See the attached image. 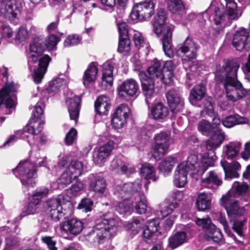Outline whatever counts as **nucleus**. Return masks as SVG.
I'll list each match as a JSON object with an SVG mask.
<instances>
[{
    "mask_svg": "<svg viewBox=\"0 0 250 250\" xmlns=\"http://www.w3.org/2000/svg\"><path fill=\"white\" fill-rule=\"evenodd\" d=\"M60 41V38L55 34H50L45 39V44L42 39L36 38L30 45L29 51L27 55L28 64L30 70L34 72L33 78L37 84L41 83L51 60L47 55L41 57L44 50V46L49 50L55 49Z\"/></svg>",
    "mask_w": 250,
    "mask_h": 250,
    "instance_id": "f257e3e1",
    "label": "nucleus"
},
{
    "mask_svg": "<svg viewBox=\"0 0 250 250\" xmlns=\"http://www.w3.org/2000/svg\"><path fill=\"white\" fill-rule=\"evenodd\" d=\"M118 220L105 214L98 220L93 229L86 235V239L92 244H101L114 237L117 232Z\"/></svg>",
    "mask_w": 250,
    "mask_h": 250,
    "instance_id": "f03ea898",
    "label": "nucleus"
},
{
    "mask_svg": "<svg viewBox=\"0 0 250 250\" xmlns=\"http://www.w3.org/2000/svg\"><path fill=\"white\" fill-rule=\"evenodd\" d=\"M46 158L38 159L35 162L28 160L21 162L18 166L13 169V172L19 178L22 186L28 188H33L36 185L37 167H45Z\"/></svg>",
    "mask_w": 250,
    "mask_h": 250,
    "instance_id": "7ed1b4c3",
    "label": "nucleus"
},
{
    "mask_svg": "<svg viewBox=\"0 0 250 250\" xmlns=\"http://www.w3.org/2000/svg\"><path fill=\"white\" fill-rule=\"evenodd\" d=\"M166 18V11L160 8L155 18L153 28L154 32L158 36L163 32V37L161 39L163 49L165 55L170 58L174 56V52L172 49V35L173 27L172 25H167L164 28Z\"/></svg>",
    "mask_w": 250,
    "mask_h": 250,
    "instance_id": "20e7f679",
    "label": "nucleus"
},
{
    "mask_svg": "<svg viewBox=\"0 0 250 250\" xmlns=\"http://www.w3.org/2000/svg\"><path fill=\"white\" fill-rule=\"evenodd\" d=\"M65 198L64 195L60 194L46 201V211L52 221L56 222L71 214V204Z\"/></svg>",
    "mask_w": 250,
    "mask_h": 250,
    "instance_id": "39448f33",
    "label": "nucleus"
},
{
    "mask_svg": "<svg viewBox=\"0 0 250 250\" xmlns=\"http://www.w3.org/2000/svg\"><path fill=\"white\" fill-rule=\"evenodd\" d=\"M214 161L213 157H209L208 154H205L200 161H198L196 155L191 154L188 156L187 161L179 165V167L190 172L191 176L197 180L202 177L208 167L213 166Z\"/></svg>",
    "mask_w": 250,
    "mask_h": 250,
    "instance_id": "423d86ee",
    "label": "nucleus"
},
{
    "mask_svg": "<svg viewBox=\"0 0 250 250\" xmlns=\"http://www.w3.org/2000/svg\"><path fill=\"white\" fill-rule=\"evenodd\" d=\"M220 204L225 208L230 221L233 222V229L239 236H243V222L242 220L238 221L236 219L244 214V208L240 207L239 202L234 199L233 195H230V193L222 196Z\"/></svg>",
    "mask_w": 250,
    "mask_h": 250,
    "instance_id": "0eeeda50",
    "label": "nucleus"
},
{
    "mask_svg": "<svg viewBox=\"0 0 250 250\" xmlns=\"http://www.w3.org/2000/svg\"><path fill=\"white\" fill-rule=\"evenodd\" d=\"M198 130L202 135L210 136V138L206 142L208 150L216 149L225 140V135L222 129L217 126H212L205 120H202L198 123Z\"/></svg>",
    "mask_w": 250,
    "mask_h": 250,
    "instance_id": "6e6552de",
    "label": "nucleus"
},
{
    "mask_svg": "<svg viewBox=\"0 0 250 250\" xmlns=\"http://www.w3.org/2000/svg\"><path fill=\"white\" fill-rule=\"evenodd\" d=\"M149 182L137 179L132 183H127L116 186L114 194L117 198H131L144 195V189L147 191Z\"/></svg>",
    "mask_w": 250,
    "mask_h": 250,
    "instance_id": "1a4fd4ad",
    "label": "nucleus"
},
{
    "mask_svg": "<svg viewBox=\"0 0 250 250\" xmlns=\"http://www.w3.org/2000/svg\"><path fill=\"white\" fill-rule=\"evenodd\" d=\"M199 48V45L189 37L186 38L183 43L177 45L176 54L183 58L182 62L185 68L187 65L189 66L190 63L196 59L197 51Z\"/></svg>",
    "mask_w": 250,
    "mask_h": 250,
    "instance_id": "9d476101",
    "label": "nucleus"
},
{
    "mask_svg": "<svg viewBox=\"0 0 250 250\" xmlns=\"http://www.w3.org/2000/svg\"><path fill=\"white\" fill-rule=\"evenodd\" d=\"M240 65L235 60H228L224 62L221 68H217L215 73L216 81L222 83L237 80V71Z\"/></svg>",
    "mask_w": 250,
    "mask_h": 250,
    "instance_id": "9b49d317",
    "label": "nucleus"
},
{
    "mask_svg": "<svg viewBox=\"0 0 250 250\" xmlns=\"http://www.w3.org/2000/svg\"><path fill=\"white\" fill-rule=\"evenodd\" d=\"M83 168L82 162H72L58 180V188H63L76 180L82 174Z\"/></svg>",
    "mask_w": 250,
    "mask_h": 250,
    "instance_id": "f8f14e48",
    "label": "nucleus"
},
{
    "mask_svg": "<svg viewBox=\"0 0 250 250\" xmlns=\"http://www.w3.org/2000/svg\"><path fill=\"white\" fill-rule=\"evenodd\" d=\"M226 90L228 101L235 103L248 95L249 90L245 89L238 80L222 83Z\"/></svg>",
    "mask_w": 250,
    "mask_h": 250,
    "instance_id": "ddd939ff",
    "label": "nucleus"
},
{
    "mask_svg": "<svg viewBox=\"0 0 250 250\" xmlns=\"http://www.w3.org/2000/svg\"><path fill=\"white\" fill-rule=\"evenodd\" d=\"M170 135L168 131H161L155 135L151 152L155 160L160 159L165 154L169 146Z\"/></svg>",
    "mask_w": 250,
    "mask_h": 250,
    "instance_id": "4468645a",
    "label": "nucleus"
},
{
    "mask_svg": "<svg viewBox=\"0 0 250 250\" xmlns=\"http://www.w3.org/2000/svg\"><path fill=\"white\" fill-rule=\"evenodd\" d=\"M147 72L151 78H155L157 83L161 82L165 84H168L172 82L173 73L163 70L161 62L156 59L153 60V64L148 67Z\"/></svg>",
    "mask_w": 250,
    "mask_h": 250,
    "instance_id": "2eb2a0df",
    "label": "nucleus"
},
{
    "mask_svg": "<svg viewBox=\"0 0 250 250\" xmlns=\"http://www.w3.org/2000/svg\"><path fill=\"white\" fill-rule=\"evenodd\" d=\"M21 10V3L17 0H0V17L12 21L19 18Z\"/></svg>",
    "mask_w": 250,
    "mask_h": 250,
    "instance_id": "dca6fc26",
    "label": "nucleus"
},
{
    "mask_svg": "<svg viewBox=\"0 0 250 250\" xmlns=\"http://www.w3.org/2000/svg\"><path fill=\"white\" fill-rule=\"evenodd\" d=\"M116 25L119 35L118 51L124 55L128 54L130 47V41L128 35V26L125 22L116 19Z\"/></svg>",
    "mask_w": 250,
    "mask_h": 250,
    "instance_id": "f3484780",
    "label": "nucleus"
},
{
    "mask_svg": "<svg viewBox=\"0 0 250 250\" xmlns=\"http://www.w3.org/2000/svg\"><path fill=\"white\" fill-rule=\"evenodd\" d=\"M44 121H37L31 118L26 127L24 128L22 138L27 137V141L30 146L35 145L37 142L38 135L43 129Z\"/></svg>",
    "mask_w": 250,
    "mask_h": 250,
    "instance_id": "a211bd4d",
    "label": "nucleus"
},
{
    "mask_svg": "<svg viewBox=\"0 0 250 250\" xmlns=\"http://www.w3.org/2000/svg\"><path fill=\"white\" fill-rule=\"evenodd\" d=\"M155 4L151 0H146L136 5L135 9L131 13L132 18L141 21L149 19L154 13Z\"/></svg>",
    "mask_w": 250,
    "mask_h": 250,
    "instance_id": "6ab92c4d",
    "label": "nucleus"
},
{
    "mask_svg": "<svg viewBox=\"0 0 250 250\" xmlns=\"http://www.w3.org/2000/svg\"><path fill=\"white\" fill-rule=\"evenodd\" d=\"M138 76L141 83L143 93L146 97V102L149 106L151 99L155 94L154 83L156 80L151 78L150 75L145 71L139 73Z\"/></svg>",
    "mask_w": 250,
    "mask_h": 250,
    "instance_id": "aec40b11",
    "label": "nucleus"
},
{
    "mask_svg": "<svg viewBox=\"0 0 250 250\" xmlns=\"http://www.w3.org/2000/svg\"><path fill=\"white\" fill-rule=\"evenodd\" d=\"M130 114V109L125 104H120L117 107L111 119L112 126L115 129L123 128L127 123Z\"/></svg>",
    "mask_w": 250,
    "mask_h": 250,
    "instance_id": "412c9836",
    "label": "nucleus"
},
{
    "mask_svg": "<svg viewBox=\"0 0 250 250\" xmlns=\"http://www.w3.org/2000/svg\"><path fill=\"white\" fill-rule=\"evenodd\" d=\"M84 228V224L80 220L73 218L62 222L60 225L62 235L77 236Z\"/></svg>",
    "mask_w": 250,
    "mask_h": 250,
    "instance_id": "4be33fe9",
    "label": "nucleus"
},
{
    "mask_svg": "<svg viewBox=\"0 0 250 250\" xmlns=\"http://www.w3.org/2000/svg\"><path fill=\"white\" fill-rule=\"evenodd\" d=\"M139 88V86L135 80L128 79L118 87V96L123 100L128 101L137 93Z\"/></svg>",
    "mask_w": 250,
    "mask_h": 250,
    "instance_id": "5701e85b",
    "label": "nucleus"
},
{
    "mask_svg": "<svg viewBox=\"0 0 250 250\" xmlns=\"http://www.w3.org/2000/svg\"><path fill=\"white\" fill-rule=\"evenodd\" d=\"M114 142L109 141L106 144L96 147L93 154V161L98 166H102L107 160L113 148Z\"/></svg>",
    "mask_w": 250,
    "mask_h": 250,
    "instance_id": "b1692460",
    "label": "nucleus"
},
{
    "mask_svg": "<svg viewBox=\"0 0 250 250\" xmlns=\"http://www.w3.org/2000/svg\"><path fill=\"white\" fill-rule=\"evenodd\" d=\"M166 96L167 104L173 113H176L182 110L184 102L179 90L171 89L167 92Z\"/></svg>",
    "mask_w": 250,
    "mask_h": 250,
    "instance_id": "393cba45",
    "label": "nucleus"
},
{
    "mask_svg": "<svg viewBox=\"0 0 250 250\" xmlns=\"http://www.w3.org/2000/svg\"><path fill=\"white\" fill-rule=\"evenodd\" d=\"M89 189L102 196L106 189V182L103 176L99 173L90 174L88 178Z\"/></svg>",
    "mask_w": 250,
    "mask_h": 250,
    "instance_id": "a878e982",
    "label": "nucleus"
},
{
    "mask_svg": "<svg viewBox=\"0 0 250 250\" xmlns=\"http://www.w3.org/2000/svg\"><path fill=\"white\" fill-rule=\"evenodd\" d=\"M233 46L238 51L250 47V38L249 33L244 28H241L234 35L232 40Z\"/></svg>",
    "mask_w": 250,
    "mask_h": 250,
    "instance_id": "bb28decb",
    "label": "nucleus"
},
{
    "mask_svg": "<svg viewBox=\"0 0 250 250\" xmlns=\"http://www.w3.org/2000/svg\"><path fill=\"white\" fill-rule=\"evenodd\" d=\"M119 67V63L115 59L108 60L103 67V76L102 84L105 86H110L113 83V70Z\"/></svg>",
    "mask_w": 250,
    "mask_h": 250,
    "instance_id": "cd10ccee",
    "label": "nucleus"
},
{
    "mask_svg": "<svg viewBox=\"0 0 250 250\" xmlns=\"http://www.w3.org/2000/svg\"><path fill=\"white\" fill-rule=\"evenodd\" d=\"M123 157L115 156L110 164V169L119 174H125L129 175L135 172L134 167L129 166L123 160Z\"/></svg>",
    "mask_w": 250,
    "mask_h": 250,
    "instance_id": "c85d7f7f",
    "label": "nucleus"
},
{
    "mask_svg": "<svg viewBox=\"0 0 250 250\" xmlns=\"http://www.w3.org/2000/svg\"><path fill=\"white\" fill-rule=\"evenodd\" d=\"M222 183L221 176L215 171H210L207 177L201 182L202 187L212 189H215Z\"/></svg>",
    "mask_w": 250,
    "mask_h": 250,
    "instance_id": "c756f323",
    "label": "nucleus"
},
{
    "mask_svg": "<svg viewBox=\"0 0 250 250\" xmlns=\"http://www.w3.org/2000/svg\"><path fill=\"white\" fill-rule=\"evenodd\" d=\"M98 69L96 62H92L89 64L85 70L83 77V83L84 86L88 88L90 85L94 83L96 80Z\"/></svg>",
    "mask_w": 250,
    "mask_h": 250,
    "instance_id": "7c9ffc66",
    "label": "nucleus"
},
{
    "mask_svg": "<svg viewBox=\"0 0 250 250\" xmlns=\"http://www.w3.org/2000/svg\"><path fill=\"white\" fill-rule=\"evenodd\" d=\"M81 101V97L78 96H74L72 98L67 99L66 101L68 105L70 119L74 120L76 123L79 116Z\"/></svg>",
    "mask_w": 250,
    "mask_h": 250,
    "instance_id": "2f4dec72",
    "label": "nucleus"
},
{
    "mask_svg": "<svg viewBox=\"0 0 250 250\" xmlns=\"http://www.w3.org/2000/svg\"><path fill=\"white\" fill-rule=\"evenodd\" d=\"M169 114L168 108L162 103H157L153 105L150 109V116L158 121L165 120Z\"/></svg>",
    "mask_w": 250,
    "mask_h": 250,
    "instance_id": "473e14b6",
    "label": "nucleus"
},
{
    "mask_svg": "<svg viewBox=\"0 0 250 250\" xmlns=\"http://www.w3.org/2000/svg\"><path fill=\"white\" fill-rule=\"evenodd\" d=\"M234 191L236 193L234 196H236V194L240 195L245 201H248L250 196V189L249 186L246 183L239 182H234L231 189L228 193H230V195H232V193Z\"/></svg>",
    "mask_w": 250,
    "mask_h": 250,
    "instance_id": "72a5a7b5",
    "label": "nucleus"
},
{
    "mask_svg": "<svg viewBox=\"0 0 250 250\" xmlns=\"http://www.w3.org/2000/svg\"><path fill=\"white\" fill-rule=\"evenodd\" d=\"M51 4L53 6L56 7L57 9H60L59 17L65 18H70L74 12L75 9H76L75 6H73L71 4H66L64 0H57L56 3L52 2Z\"/></svg>",
    "mask_w": 250,
    "mask_h": 250,
    "instance_id": "f704fd0d",
    "label": "nucleus"
},
{
    "mask_svg": "<svg viewBox=\"0 0 250 250\" xmlns=\"http://www.w3.org/2000/svg\"><path fill=\"white\" fill-rule=\"evenodd\" d=\"M95 111L100 115H106L110 108V99L105 95L99 96L95 103Z\"/></svg>",
    "mask_w": 250,
    "mask_h": 250,
    "instance_id": "c9c22d12",
    "label": "nucleus"
},
{
    "mask_svg": "<svg viewBox=\"0 0 250 250\" xmlns=\"http://www.w3.org/2000/svg\"><path fill=\"white\" fill-rule=\"evenodd\" d=\"M221 165L224 169L226 177L230 178L238 177V171L241 168L239 163L236 161L228 163L226 161H223L221 162Z\"/></svg>",
    "mask_w": 250,
    "mask_h": 250,
    "instance_id": "e433bc0d",
    "label": "nucleus"
},
{
    "mask_svg": "<svg viewBox=\"0 0 250 250\" xmlns=\"http://www.w3.org/2000/svg\"><path fill=\"white\" fill-rule=\"evenodd\" d=\"M206 94L205 85L201 83L195 86L190 91L189 100L193 105H197V102L201 101Z\"/></svg>",
    "mask_w": 250,
    "mask_h": 250,
    "instance_id": "4c0bfd02",
    "label": "nucleus"
},
{
    "mask_svg": "<svg viewBox=\"0 0 250 250\" xmlns=\"http://www.w3.org/2000/svg\"><path fill=\"white\" fill-rule=\"evenodd\" d=\"M144 220L141 217L133 218L131 221L124 223V227L126 230L131 232V234H137L143 228Z\"/></svg>",
    "mask_w": 250,
    "mask_h": 250,
    "instance_id": "58836bf2",
    "label": "nucleus"
},
{
    "mask_svg": "<svg viewBox=\"0 0 250 250\" xmlns=\"http://www.w3.org/2000/svg\"><path fill=\"white\" fill-rule=\"evenodd\" d=\"M178 161L177 155L168 156L160 164L158 167L159 170L164 173V175H167L171 171Z\"/></svg>",
    "mask_w": 250,
    "mask_h": 250,
    "instance_id": "ea45409f",
    "label": "nucleus"
},
{
    "mask_svg": "<svg viewBox=\"0 0 250 250\" xmlns=\"http://www.w3.org/2000/svg\"><path fill=\"white\" fill-rule=\"evenodd\" d=\"M212 98L208 97L204 101L203 105V112L210 117H213L212 119V124L213 126H217L220 125L221 120L217 116H214V112L212 105Z\"/></svg>",
    "mask_w": 250,
    "mask_h": 250,
    "instance_id": "a19ab883",
    "label": "nucleus"
},
{
    "mask_svg": "<svg viewBox=\"0 0 250 250\" xmlns=\"http://www.w3.org/2000/svg\"><path fill=\"white\" fill-rule=\"evenodd\" d=\"M205 237L209 241L212 240L217 243H220L223 240V234L220 230L217 228L213 224H211L206 229Z\"/></svg>",
    "mask_w": 250,
    "mask_h": 250,
    "instance_id": "79ce46f5",
    "label": "nucleus"
},
{
    "mask_svg": "<svg viewBox=\"0 0 250 250\" xmlns=\"http://www.w3.org/2000/svg\"><path fill=\"white\" fill-rule=\"evenodd\" d=\"M131 205L132 209L134 208L136 212L140 214L145 213L148 208L147 201L144 195L133 197V199L131 201Z\"/></svg>",
    "mask_w": 250,
    "mask_h": 250,
    "instance_id": "37998d69",
    "label": "nucleus"
},
{
    "mask_svg": "<svg viewBox=\"0 0 250 250\" xmlns=\"http://www.w3.org/2000/svg\"><path fill=\"white\" fill-rule=\"evenodd\" d=\"M224 1L226 3L227 18L229 20H237L241 15L237 9V3L234 0H224Z\"/></svg>",
    "mask_w": 250,
    "mask_h": 250,
    "instance_id": "c03bdc74",
    "label": "nucleus"
},
{
    "mask_svg": "<svg viewBox=\"0 0 250 250\" xmlns=\"http://www.w3.org/2000/svg\"><path fill=\"white\" fill-rule=\"evenodd\" d=\"M222 122L224 126L229 128L236 125L247 124L248 119L238 114H234L226 117Z\"/></svg>",
    "mask_w": 250,
    "mask_h": 250,
    "instance_id": "a18cd8bd",
    "label": "nucleus"
},
{
    "mask_svg": "<svg viewBox=\"0 0 250 250\" xmlns=\"http://www.w3.org/2000/svg\"><path fill=\"white\" fill-rule=\"evenodd\" d=\"M241 146L239 142H230L224 146V152L228 159H233L238 154Z\"/></svg>",
    "mask_w": 250,
    "mask_h": 250,
    "instance_id": "49530a36",
    "label": "nucleus"
},
{
    "mask_svg": "<svg viewBox=\"0 0 250 250\" xmlns=\"http://www.w3.org/2000/svg\"><path fill=\"white\" fill-rule=\"evenodd\" d=\"M50 192V189L45 187H41L34 190L28 198L41 205L42 199L46 197Z\"/></svg>",
    "mask_w": 250,
    "mask_h": 250,
    "instance_id": "de8ad7c7",
    "label": "nucleus"
},
{
    "mask_svg": "<svg viewBox=\"0 0 250 250\" xmlns=\"http://www.w3.org/2000/svg\"><path fill=\"white\" fill-rule=\"evenodd\" d=\"M50 192V189L45 187H41L34 190L28 198L41 205L42 199L46 197Z\"/></svg>",
    "mask_w": 250,
    "mask_h": 250,
    "instance_id": "09e8293b",
    "label": "nucleus"
},
{
    "mask_svg": "<svg viewBox=\"0 0 250 250\" xmlns=\"http://www.w3.org/2000/svg\"><path fill=\"white\" fill-rule=\"evenodd\" d=\"M189 173L185 169H181L178 165L175 171L174 185L178 188L184 187L187 182V174Z\"/></svg>",
    "mask_w": 250,
    "mask_h": 250,
    "instance_id": "8fccbe9b",
    "label": "nucleus"
},
{
    "mask_svg": "<svg viewBox=\"0 0 250 250\" xmlns=\"http://www.w3.org/2000/svg\"><path fill=\"white\" fill-rule=\"evenodd\" d=\"M118 199H123L122 202H118L115 206V210L121 215L130 214L132 211L131 203L129 201L130 198L120 197Z\"/></svg>",
    "mask_w": 250,
    "mask_h": 250,
    "instance_id": "3c124183",
    "label": "nucleus"
},
{
    "mask_svg": "<svg viewBox=\"0 0 250 250\" xmlns=\"http://www.w3.org/2000/svg\"><path fill=\"white\" fill-rule=\"evenodd\" d=\"M211 204L210 196L205 193H200L197 198L196 205L198 210L205 211L209 208Z\"/></svg>",
    "mask_w": 250,
    "mask_h": 250,
    "instance_id": "603ef678",
    "label": "nucleus"
},
{
    "mask_svg": "<svg viewBox=\"0 0 250 250\" xmlns=\"http://www.w3.org/2000/svg\"><path fill=\"white\" fill-rule=\"evenodd\" d=\"M187 234L184 231H178L169 238V246L174 249L185 243Z\"/></svg>",
    "mask_w": 250,
    "mask_h": 250,
    "instance_id": "864d4df0",
    "label": "nucleus"
},
{
    "mask_svg": "<svg viewBox=\"0 0 250 250\" xmlns=\"http://www.w3.org/2000/svg\"><path fill=\"white\" fill-rule=\"evenodd\" d=\"M168 8L175 14L182 16L185 14V7L182 0H169Z\"/></svg>",
    "mask_w": 250,
    "mask_h": 250,
    "instance_id": "5fc2aeb1",
    "label": "nucleus"
},
{
    "mask_svg": "<svg viewBox=\"0 0 250 250\" xmlns=\"http://www.w3.org/2000/svg\"><path fill=\"white\" fill-rule=\"evenodd\" d=\"M66 83L63 78H56L49 82L47 91L50 94L57 93Z\"/></svg>",
    "mask_w": 250,
    "mask_h": 250,
    "instance_id": "6e6d98bb",
    "label": "nucleus"
},
{
    "mask_svg": "<svg viewBox=\"0 0 250 250\" xmlns=\"http://www.w3.org/2000/svg\"><path fill=\"white\" fill-rule=\"evenodd\" d=\"M141 174L142 177L144 178L143 180L152 179L153 181H156L157 178L154 176V167L149 164H146L142 166L141 169Z\"/></svg>",
    "mask_w": 250,
    "mask_h": 250,
    "instance_id": "4d7b16f0",
    "label": "nucleus"
},
{
    "mask_svg": "<svg viewBox=\"0 0 250 250\" xmlns=\"http://www.w3.org/2000/svg\"><path fill=\"white\" fill-rule=\"evenodd\" d=\"M40 205L28 198V202L23 208L22 213L23 216L33 215L38 213Z\"/></svg>",
    "mask_w": 250,
    "mask_h": 250,
    "instance_id": "13d9d810",
    "label": "nucleus"
},
{
    "mask_svg": "<svg viewBox=\"0 0 250 250\" xmlns=\"http://www.w3.org/2000/svg\"><path fill=\"white\" fill-rule=\"evenodd\" d=\"M132 35V40L136 48L140 49L145 43L144 37L142 34L137 30L128 29V34Z\"/></svg>",
    "mask_w": 250,
    "mask_h": 250,
    "instance_id": "bf43d9fd",
    "label": "nucleus"
},
{
    "mask_svg": "<svg viewBox=\"0 0 250 250\" xmlns=\"http://www.w3.org/2000/svg\"><path fill=\"white\" fill-rule=\"evenodd\" d=\"M227 18V12L225 13L224 8L217 7L214 12L213 20L215 24L219 25Z\"/></svg>",
    "mask_w": 250,
    "mask_h": 250,
    "instance_id": "052dcab7",
    "label": "nucleus"
},
{
    "mask_svg": "<svg viewBox=\"0 0 250 250\" xmlns=\"http://www.w3.org/2000/svg\"><path fill=\"white\" fill-rule=\"evenodd\" d=\"M0 33L1 34L2 39H7L8 42L12 40L13 31L12 29L6 24L0 23Z\"/></svg>",
    "mask_w": 250,
    "mask_h": 250,
    "instance_id": "680f3d73",
    "label": "nucleus"
},
{
    "mask_svg": "<svg viewBox=\"0 0 250 250\" xmlns=\"http://www.w3.org/2000/svg\"><path fill=\"white\" fill-rule=\"evenodd\" d=\"M28 38V32L26 27L22 26L19 28L15 37L16 43H20L25 42Z\"/></svg>",
    "mask_w": 250,
    "mask_h": 250,
    "instance_id": "e2e57ef3",
    "label": "nucleus"
},
{
    "mask_svg": "<svg viewBox=\"0 0 250 250\" xmlns=\"http://www.w3.org/2000/svg\"><path fill=\"white\" fill-rule=\"evenodd\" d=\"M177 207L178 204L176 202L171 203L167 205H162L160 209L162 217L165 218L167 216Z\"/></svg>",
    "mask_w": 250,
    "mask_h": 250,
    "instance_id": "0e129e2a",
    "label": "nucleus"
},
{
    "mask_svg": "<svg viewBox=\"0 0 250 250\" xmlns=\"http://www.w3.org/2000/svg\"><path fill=\"white\" fill-rule=\"evenodd\" d=\"M81 39V38L78 35H70L64 40V46L66 47H69L77 45L80 42Z\"/></svg>",
    "mask_w": 250,
    "mask_h": 250,
    "instance_id": "69168bd1",
    "label": "nucleus"
},
{
    "mask_svg": "<svg viewBox=\"0 0 250 250\" xmlns=\"http://www.w3.org/2000/svg\"><path fill=\"white\" fill-rule=\"evenodd\" d=\"M93 202L90 198H85L82 200L79 204L78 208L83 209L85 212L91 211Z\"/></svg>",
    "mask_w": 250,
    "mask_h": 250,
    "instance_id": "338daca9",
    "label": "nucleus"
},
{
    "mask_svg": "<svg viewBox=\"0 0 250 250\" xmlns=\"http://www.w3.org/2000/svg\"><path fill=\"white\" fill-rule=\"evenodd\" d=\"M77 136V131L74 128H71L66 134L65 137V143L67 145H71L75 141Z\"/></svg>",
    "mask_w": 250,
    "mask_h": 250,
    "instance_id": "774afa93",
    "label": "nucleus"
}]
</instances>
